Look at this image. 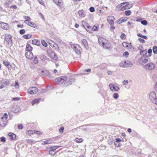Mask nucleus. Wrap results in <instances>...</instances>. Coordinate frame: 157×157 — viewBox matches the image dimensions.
Masks as SVG:
<instances>
[{
    "label": "nucleus",
    "instance_id": "nucleus-32",
    "mask_svg": "<svg viewBox=\"0 0 157 157\" xmlns=\"http://www.w3.org/2000/svg\"><path fill=\"white\" fill-rule=\"evenodd\" d=\"M36 132H38V131L36 130H29L27 132V134L30 136L33 134L34 133H36Z\"/></svg>",
    "mask_w": 157,
    "mask_h": 157
},
{
    "label": "nucleus",
    "instance_id": "nucleus-20",
    "mask_svg": "<svg viewBox=\"0 0 157 157\" xmlns=\"http://www.w3.org/2000/svg\"><path fill=\"white\" fill-rule=\"evenodd\" d=\"M20 110V107L17 106H15L12 109V111L14 113L18 112Z\"/></svg>",
    "mask_w": 157,
    "mask_h": 157
},
{
    "label": "nucleus",
    "instance_id": "nucleus-51",
    "mask_svg": "<svg viewBox=\"0 0 157 157\" xmlns=\"http://www.w3.org/2000/svg\"><path fill=\"white\" fill-rule=\"evenodd\" d=\"M64 130V128L63 127H61L59 129V132L61 133H63Z\"/></svg>",
    "mask_w": 157,
    "mask_h": 157
},
{
    "label": "nucleus",
    "instance_id": "nucleus-55",
    "mask_svg": "<svg viewBox=\"0 0 157 157\" xmlns=\"http://www.w3.org/2000/svg\"><path fill=\"white\" fill-rule=\"evenodd\" d=\"M148 53L149 54V55L150 56H151V54L152 53V50L151 49H149L148 51Z\"/></svg>",
    "mask_w": 157,
    "mask_h": 157
},
{
    "label": "nucleus",
    "instance_id": "nucleus-39",
    "mask_svg": "<svg viewBox=\"0 0 157 157\" xmlns=\"http://www.w3.org/2000/svg\"><path fill=\"white\" fill-rule=\"evenodd\" d=\"M98 26L94 25L92 27V30L94 31H97L98 30Z\"/></svg>",
    "mask_w": 157,
    "mask_h": 157
},
{
    "label": "nucleus",
    "instance_id": "nucleus-50",
    "mask_svg": "<svg viewBox=\"0 0 157 157\" xmlns=\"http://www.w3.org/2000/svg\"><path fill=\"white\" fill-rule=\"evenodd\" d=\"M138 40L139 41L142 43H145V40L142 38H139L138 39Z\"/></svg>",
    "mask_w": 157,
    "mask_h": 157
},
{
    "label": "nucleus",
    "instance_id": "nucleus-60",
    "mask_svg": "<svg viewBox=\"0 0 157 157\" xmlns=\"http://www.w3.org/2000/svg\"><path fill=\"white\" fill-rule=\"evenodd\" d=\"M13 99L14 101H18L20 99V98L19 97H15L13 98Z\"/></svg>",
    "mask_w": 157,
    "mask_h": 157
},
{
    "label": "nucleus",
    "instance_id": "nucleus-22",
    "mask_svg": "<svg viewBox=\"0 0 157 157\" xmlns=\"http://www.w3.org/2000/svg\"><path fill=\"white\" fill-rule=\"evenodd\" d=\"M32 43L34 45L39 46L40 44V41L37 40H34L32 41Z\"/></svg>",
    "mask_w": 157,
    "mask_h": 157
},
{
    "label": "nucleus",
    "instance_id": "nucleus-42",
    "mask_svg": "<svg viewBox=\"0 0 157 157\" xmlns=\"http://www.w3.org/2000/svg\"><path fill=\"white\" fill-rule=\"evenodd\" d=\"M119 97V94L117 93H115L113 95V97L115 99L118 98Z\"/></svg>",
    "mask_w": 157,
    "mask_h": 157
},
{
    "label": "nucleus",
    "instance_id": "nucleus-62",
    "mask_svg": "<svg viewBox=\"0 0 157 157\" xmlns=\"http://www.w3.org/2000/svg\"><path fill=\"white\" fill-rule=\"evenodd\" d=\"M107 73L108 75H111L112 74V72L111 71H108L107 72Z\"/></svg>",
    "mask_w": 157,
    "mask_h": 157
},
{
    "label": "nucleus",
    "instance_id": "nucleus-36",
    "mask_svg": "<svg viewBox=\"0 0 157 157\" xmlns=\"http://www.w3.org/2000/svg\"><path fill=\"white\" fill-rule=\"evenodd\" d=\"M11 86H15V87L17 88H18L19 87V85H18V83L17 82H16L15 83H13L12 84Z\"/></svg>",
    "mask_w": 157,
    "mask_h": 157
},
{
    "label": "nucleus",
    "instance_id": "nucleus-3",
    "mask_svg": "<svg viewBox=\"0 0 157 157\" xmlns=\"http://www.w3.org/2000/svg\"><path fill=\"white\" fill-rule=\"evenodd\" d=\"M132 7L131 4H129L128 2L122 3L117 6V7L121 8L120 10L123 11L126 9H128Z\"/></svg>",
    "mask_w": 157,
    "mask_h": 157
},
{
    "label": "nucleus",
    "instance_id": "nucleus-5",
    "mask_svg": "<svg viewBox=\"0 0 157 157\" xmlns=\"http://www.w3.org/2000/svg\"><path fill=\"white\" fill-rule=\"evenodd\" d=\"M155 64L152 62L148 63L144 66V69L148 71L153 70L155 68Z\"/></svg>",
    "mask_w": 157,
    "mask_h": 157
},
{
    "label": "nucleus",
    "instance_id": "nucleus-45",
    "mask_svg": "<svg viewBox=\"0 0 157 157\" xmlns=\"http://www.w3.org/2000/svg\"><path fill=\"white\" fill-rule=\"evenodd\" d=\"M38 58L36 57H35L33 59V62L36 64L38 63Z\"/></svg>",
    "mask_w": 157,
    "mask_h": 157
},
{
    "label": "nucleus",
    "instance_id": "nucleus-38",
    "mask_svg": "<svg viewBox=\"0 0 157 157\" xmlns=\"http://www.w3.org/2000/svg\"><path fill=\"white\" fill-rule=\"evenodd\" d=\"M61 147V146H55L53 147H51V149L50 150L54 151L57 148Z\"/></svg>",
    "mask_w": 157,
    "mask_h": 157
},
{
    "label": "nucleus",
    "instance_id": "nucleus-34",
    "mask_svg": "<svg viewBox=\"0 0 157 157\" xmlns=\"http://www.w3.org/2000/svg\"><path fill=\"white\" fill-rule=\"evenodd\" d=\"M147 53V50H144L143 51H140V54L142 56L145 55Z\"/></svg>",
    "mask_w": 157,
    "mask_h": 157
},
{
    "label": "nucleus",
    "instance_id": "nucleus-40",
    "mask_svg": "<svg viewBox=\"0 0 157 157\" xmlns=\"http://www.w3.org/2000/svg\"><path fill=\"white\" fill-rule=\"evenodd\" d=\"M124 13L126 16H129L131 14V11L130 10H126L124 12Z\"/></svg>",
    "mask_w": 157,
    "mask_h": 157
},
{
    "label": "nucleus",
    "instance_id": "nucleus-33",
    "mask_svg": "<svg viewBox=\"0 0 157 157\" xmlns=\"http://www.w3.org/2000/svg\"><path fill=\"white\" fill-rule=\"evenodd\" d=\"M40 99H34L32 102V105H33L35 104L39 103Z\"/></svg>",
    "mask_w": 157,
    "mask_h": 157
},
{
    "label": "nucleus",
    "instance_id": "nucleus-26",
    "mask_svg": "<svg viewBox=\"0 0 157 157\" xmlns=\"http://www.w3.org/2000/svg\"><path fill=\"white\" fill-rule=\"evenodd\" d=\"M82 42L85 47L87 48L88 47V44L86 40L85 39H83L82 40Z\"/></svg>",
    "mask_w": 157,
    "mask_h": 157
},
{
    "label": "nucleus",
    "instance_id": "nucleus-56",
    "mask_svg": "<svg viewBox=\"0 0 157 157\" xmlns=\"http://www.w3.org/2000/svg\"><path fill=\"white\" fill-rule=\"evenodd\" d=\"M90 10L91 12H93L94 10V8L93 7H91L90 8Z\"/></svg>",
    "mask_w": 157,
    "mask_h": 157
},
{
    "label": "nucleus",
    "instance_id": "nucleus-17",
    "mask_svg": "<svg viewBox=\"0 0 157 157\" xmlns=\"http://www.w3.org/2000/svg\"><path fill=\"white\" fill-rule=\"evenodd\" d=\"M5 39L8 44H11L12 43V36L10 35H6Z\"/></svg>",
    "mask_w": 157,
    "mask_h": 157
},
{
    "label": "nucleus",
    "instance_id": "nucleus-21",
    "mask_svg": "<svg viewBox=\"0 0 157 157\" xmlns=\"http://www.w3.org/2000/svg\"><path fill=\"white\" fill-rule=\"evenodd\" d=\"M53 1L57 5L59 6L63 5V2L62 0H53Z\"/></svg>",
    "mask_w": 157,
    "mask_h": 157
},
{
    "label": "nucleus",
    "instance_id": "nucleus-57",
    "mask_svg": "<svg viewBox=\"0 0 157 157\" xmlns=\"http://www.w3.org/2000/svg\"><path fill=\"white\" fill-rule=\"evenodd\" d=\"M154 89L155 91L157 92V81L155 82V84Z\"/></svg>",
    "mask_w": 157,
    "mask_h": 157
},
{
    "label": "nucleus",
    "instance_id": "nucleus-28",
    "mask_svg": "<svg viewBox=\"0 0 157 157\" xmlns=\"http://www.w3.org/2000/svg\"><path fill=\"white\" fill-rule=\"evenodd\" d=\"M124 63L127 65V67H131L132 65V63L131 62L129 61H125Z\"/></svg>",
    "mask_w": 157,
    "mask_h": 157
},
{
    "label": "nucleus",
    "instance_id": "nucleus-41",
    "mask_svg": "<svg viewBox=\"0 0 157 157\" xmlns=\"http://www.w3.org/2000/svg\"><path fill=\"white\" fill-rule=\"evenodd\" d=\"M153 51L155 54L157 53V47L154 46L153 48Z\"/></svg>",
    "mask_w": 157,
    "mask_h": 157
},
{
    "label": "nucleus",
    "instance_id": "nucleus-59",
    "mask_svg": "<svg viewBox=\"0 0 157 157\" xmlns=\"http://www.w3.org/2000/svg\"><path fill=\"white\" fill-rule=\"evenodd\" d=\"M1 141L3 142H5L6 141L5 138L4 137H1Z\"/></svg>",
    "mask_w": 157,
    "mask_h": 157
},
{
    "label": "nucleus",
    "instance_id": "nucleus-7",
    "mask_svg": "<svg viewBox=\"0 0 157 157\" xmlns=\"http://www.w3.org/2000/svg\"><path fill=\"white\" fill-rule=\"evenodd\" d=\"M123 47L129 51H132L134 50V48L131 45V44H129L126 42H123L122 44Z\"/></svg>",
    "mask_w": 157,
    "mask_h": 157
},
{
    "label": "nucleus",
    "instance_id": "nucleus-2",
    "mask_svg": "<svg viewBox=\"0 0 157 157\" xmlns=\"http://www.w3.org/2000/svg\"><path fill=\"white\" fill-rule=\"evenodd\" d=\"M157 94L155 91L151 92L149 94V98L153 104L157 105Z\"/></svg>",
    "mask_w": 157,
    "mask_h": 157
},
{
    "label": "nucleus",
    "instance_id": "nucleus-48",
    "mask_svg": "<svg viewBox=\"0 0 157 157\" xmlns=\"http://www.w3.org/2000/svg\"><path fill=\"white\" fill-rule=\"evenodd\" d=\"M49 153L50 154L52 155H54L56 153L55 151L51 150H50L49 151Z\"/></svg>",
    "mask_w": 157,
    "mask_h": 157
},
{
    "label": "nucleus",
    "instance_id": "nucleus-6",
    "mask_svg": "<svg viewBox=\"0 0 157 157\" xmlns=\"http://www.w3.org/2000/svg\"><path fill=\"white\" fill-rule=\"evenodd\" d=\"M8 117L7 114L5 113L4 114L3 117L0 119V124L2 126H5L6 123V119Z\"/></svg>",
    "mask_w": 157,
    "mask_h": 157
},
{
    "label": "nucleus",
    "instance_id": "nucleus-27",
    "mask_svg": "<svg viewBox=\"0 0 157 157\" xmlns=\"http://www.w3.org/2000/svg\"><path fill=\"white\" fill-rule=\"evenodd\" d=\"M25 20L24 22L26 24H27L31 20V18L28 16H25L24 17Z\"/></svg>",
    "mask_w": 157,
    "mask_h": 157
},
{
    "label": "nucleus",
    "instance_id": "nucleus-14",
    "mask_svg": "<svg viewBox=\"0 0 157 157\" xmlns=\"http://www.w3.org/2000/svg\"><path fill=\"white\" fill-rule=\"evenodd\" d=\"M114 17L112 16H109L107 18V21L111 25H113L114 24Z\"/></svg>",
    "mask_w": 157,
    "mask_h": 157
},
{
    "label": "nucleus",
    "instance_id": "nucleus-43",
    "mask_svg": "<svg viewBox=\"0 0 157 157\" xmlns=\"http://www.w3.org/2000/svg\"><path fill=\"white\" fill-rule=\"evenodd\" d=\"M128 55L129 53L128 52H125L123 53V56L126 58H127L128 57Z\"/></svg>",
    "mask_w": 157,
    "mask_h": 157
},
{
    "label": "nucleus",
    "instance_id": "nucleus-29",
    "mask_svg": "<svg viewBox=\"0 0 157 157\" xmlns=\"http://www.w3.org/2000/svg\"><path fill=\"white\" fill-rule=\"evenodd\" d=\"M9 136L10 137V139L12 140L16 138L15 135L12 133H9Z\"/></svg>",
    "mask_w": 157,
    "mask_h": 157
},
{
    "label": "nucleus",
    "instance_id": "nucleus-35",
    "mask_svg": "<svg viewBox=\"0 0 157 157\" xmlns=\"http://www.w3.org/2000/svg\"><path fill=\"white\" fill-rule=\"evenodd\" d=\"M26 24L30 26L33 27L35 28V24L33 22H30V21L29 22Z\"/></svg>",
    "mask_w": 157,
    "mask_h": 157
},
{
    "label": "nucleus",
    "instance_id": "nucleus-53",
    "mask_svg": "<svg viewBox=\"0 0 157 157\" xmlns=\"http://www.w3.org/2000/svg\"><path fill=\"white\" fill-rule=\"evenodd\" d=\"M17 127L19 129H22L23 128V126L21 124H18Z\"/></svg>",
    "mask_w": 157,
    "mask_h": 157
},
{
    "label": "nucleus",
    "instance_id": "nucleus-13",
    "mask_svg": "<svg viewBox=\"0 0 157 157\" xmlns=\"http://www.w3.org/2000/svg\"><path fill=\"white\" fill-rule=\"evenodd\" d=\"M71 47L72 48L74 49L75 51L77 54L79 55L81 51L80 48H81L79 45H74L73 47Z\"/></svg>",
    "mask_w": 157,
    "mask_h": 157
},
{
    "label": "nucleus",
    "instance_id": "nucleus-49",
    "mask_svg": "<svg viewBox=\"0 0 157 157\" xmlns=\"http://www.w3.org/2000/svg\"><path fill=\"white\" fill-rule=\"evenodd\" d=\"M141 23L144 25H146L147 24V22L146 21V20H143L142 21H141Z\"/></svg>",
    "mask_w": 157,
    "mask_h": 157
},
{
    "label": "nucleus",
    "instance_id": "nucleus-31",
    "mask_svg": "<svg viewBox=\"0 0 157 157\" xmlns=\"http://www.w3.org/2000/svg\"><path fill=\"white\" fill-rule=\"evenodd\" d=\"M83 140L82 138H76L75 140V142L78 143H80L82 142Z\"/></svg>",
    "mask_w": 157,
    "mask_h": 157
},
{
    "label": "nucleus",
    "instance_id": "nucleus-11",
    "mask_svg": "<svg viewBox=\"0 0 157 157\" xmlns=\"http://www.w3.org/2000/svg\"><path fill=\"white\" fill-rule=\"evenodd\" d=\"M82 26L85 28L88 32L90 33H92V30H90L88 29L90 28L89 24L83 21H82Z\"/></svg>",
    "mask_w": 157,
    "mask_h": 157
},
{
    "label": "nucleus",
    "instance_id": "nucleus-37",
    "mask_svg": "<svg viewBox=\"0 0 157 157\" xmlns=\"http://www.w3.org/2000/svg\"><path fill=\"white\" fill-rule=\"evenodd\" d=\"M23 37L26 39H29L31 37V35L30 34H26L23 36Z\"/></svg>",
    "mask_w": 157,
    "mask_h": 157
},
{
    "label": "nucleus",
    "instance_id": "nucleus-46",
    "mask_svg": "<svg viewBox=\"0 0 157 157\" xmlns=\"http://www.w3.org/2000/svg\"><path fill=\"white\" fill-rule=\"evenodd\" d=\"M126 35L124 33H121L120 37L122 39H123L124 38H125Z\"/></svg>",
    "mask_w": 157,
    "mask_h": 157
},
{
    "label": "nucleus",
    "instance_id": "nucleus-15",
    "mask_svg": "<svg viewBox=\"0 0 157 157\" xmlns=\"http://www.w3.org/2000/svg\"><path fill=\"white\" fill-rule=\"evenodd\" d=\"M3 64L7 67L9 70H10L12 68V66L10 63L7 61V60H4L3 61Z\"/></svg>",
    "mask_w": 157,
    "mask_h": 157
},
{
    "label": "nucleus",
    "instance_id": "nucleus-58",
    "mask_svg": "<svg viewBox=\"0 0 157 157\" xmlns=\"http://www.w3.org/2000/svg\"><path fill=\"white\" fill-rule=\"evenodd\" d=\"M25 31L24 29H22L20 30V33L21 34H23L25 33Z\"/></svg>",
    "mask_w": 157,
    "mask_h": 157
},
{
    "label": "nucleus",
    "instance_id": "nucleus-18",
    "mask_svg": "<svg viewBox=\"0 0 157 157\" xmlns=\"http://www.w3.org/2000/svg\"><path fill=\"white\" fill-rule=\"evenodd\" d=\"M25 56L29 59H32L33 57V54L31 52H28L25 53Z\"/></svg>",
    "mask_w": 157,
    "mask_h": 157
},
{
    "label": "nucleus",
    "instance_id": "nucleus-25",
    "mask_svg": "<svg viewBox=\"0 0 157 157\" xmlns=\"http://www.w3.org/2000/svg\"><path fill=\"white\" fill-rule=\"evenodd\" d=\"M33 48L29 44H27L26 48V50L28 52H30L32 50Z\"/></svg>",
    "mask_w": 157,
    "mask_h": 157
},
{
    "label": "nucleus",
    "instance_id": "nucleus-23",
    "mask_svg": "<svg viewBox=\"0 0 157 157\" xmlns=\"http://www.w3.org/2000/svg\"><path fill=\"white\" fill-rule=\"evenodd\" d=\"M53 143V141L51 140H48L43 142L41 144L42 145H45L46 144H50Z\"/></svg>",
    "mask_w": 157,
    "mask_h": 157
},
{
    "label": "nucleus",
    "instance_id": "nucleus-47",
    "mask_svg": "<svg viewBox=\"0 0 157 157\" xmlns=\"http://www.w3.org/2000/svg\"><path fill=\"white\" fill-rule=\"evenodd\" d=\"M128 81L127 80H124L122 82V83L123 85H127L128 84Z\"/></svg>",
    "mask_w": 157,
    "mask_h": 157
},
{
    "label": "nucleus",
    "instance_id": "nucleus-9",
    "mask_svg": "<svg viewBox=\"0 0 157 157\" xmlns=\"http://www.w3.org/2000/svg\"><path fill=\"white\" fill-rule=\"evenodd\" d=\"M28 92L30 94H36L38 92V90L36 88L33 87H31L28 89Z\"/></svg>",
    "mask_w": 157,
    "mask_h": 157
},
{
    "label": "nucleus",
    "instance_id": "nucleus-64",
    "mask_svg": "<svg viewBox=\"0 0 157 157\" xmlns=\"http://www.w3.org/2000/svg\"><path fill=\"white\" fill-rule=\"evenodd\" d=\"M73 81H74L73 79H71L67 82V83H68L69 84H70V82H73Z\"/></svg>",
    "mask_w": 157,
    "mask_h": 157
},
{
    "label": "nucleus",
    "instance_id": "nucleus-1",
    "mask_svg": "<svg viewBox=\"0 0 157 157\" xmlns=\"http://www.w3.org/2000/svg\"><path fill=\"white\" fill-rule=\"evenodd\" d=\"M100 44L105 48L109 49L111 48V45L105 39L99 37L98 39Z\"/></svg>",
    "mask_w": 157,
    "mask_h": 157
},
{
    "label": "nucleus",
    "instance_id": "nucleus-63",
    "mask_svg": "<svg viewBox=\"0 0 157 157\" xmlns=\"http://www.w3.org/2000/svg\"><path fill=\"white\" fill-rule=\"evenodd\" d=\"M115 28L114 26H113V25H112V26H111L110 28V30L113 31L114 29H115Z\"/></svg>",
    "mask_w": 157,
    "mask_h": 157
},
{
    "label": "nucleus",
    "instance_id": "nucleus-16",
    "mask_svg": "<svg viewBox=\"0 0 157 157\" xmlns=\"http://www.w3.org/2000/svg\"><path fill=\"white\" fill-rule=\"evenodd\" d=\"M0 26L3 29L7 30L9 29V26L6 23L1 22L0 23Z\"/></svg>",
    "mask_w": 157,
    "mask_h": 157
},
{
    "label": "nucleus",
    "instance_id": "nucleus-52",
    "mask_svg": "<svg viewBox=\"0 0 157 157\" xmlns=\"http://www.w3.org/2000/svg\"><path fill=\"white\" fill-rule=\"evenodd\" d=\"M12 1V0H7L6 2V4L7 5H8L10 4Z\"/></svg>",
    "mask_w": 157,
    "mask_h": 157
},
{
    "label": "nucleus",
    "instance_id": "nucleus-24",
    "mask_svg": "<svg viewBox=\"0 0 157 157\" xmlns=\"http://www.w3.org/2000/svg\"><path fill=\"white\" fill-rule=\"evenodd\" d=\"M78 14L82 17H83L85 16V14L83 10H79L78 12Z\"/></svg>",
    "mask_w": 157,
    "mask_h": 157
},
{
    "label": "nucleus",
    "instance_id": "nucleus-61",
    "mask_svg": "<svg viewBox=\"0 0 157 157\" xmlns=\"http://www.w3.org/2000/svg\"><path fill=\"white\" fill-rule=\"evenodd\" d=\"M27 142L29 143H32L33 142V140L31 139H28V140Z\"/></svg>",
    "mask_w": 157,
    "mask_h": 157
},
{
    "label": "nucleus",
    "instance_id": "nucleus-12",
    "mask_svg": "<svg viewBox=\"0 0 157 157\" xmlns=\"http://www.w3.org/2000/svg\"><path fill=\"white\" fill-rule=\"evenodd\" d=\"M148 61V59L144 57H141L138 60L139 63L142 65L144 64Z\"/></svg>",
    "mask_w": 157,
    "mask_h": 157
},
{
    "label": "nucleus",
    "instance_id": "nucleus-4",
    "mask_svg": "<svg viewBox=\"0 0 157 157\" xmlns=\"http://www.w3.org/2000/svg\"><path fill=\"white\" fill-rule=\"evenodd\" d=\"M67 80L66 77L65 76L59 77L55 79V82L56 84H59L62 83Z\"/></svg>",
    "mask_w": 157,
    "mask_h": 157
},
{
    "label": "nucleus",
    "instance_id": "nucleus-44",
    "mask_svg": "<svg viewBox=\"0 0 157 157\" xmlns=\"http://www.w3.org/2000/svg\"><path fill=\"white\" fill-rule=\"evenodd\" d=\"M41 43L42 45L44 47H46L47 46V44L44 40H42L41 41Z\"/></svg>",
    "mask_w": 157,
    "mask_h": 157
},
{
    "label": "nucleus",
    "instance_id": "nucleus-8",
    "mask_svg": "<svg viewBox=\"0 0 157 157\" xmlns=\"http://www.w3.org/2000/svg\"><path fill=\"white\" fill-rule=\"evenodd\" d=\"M109 86L110 90L112 92H116L118 91L119 87L113 83L109 84Z\"/></svg>",
    "mask_w": 157,
    "mask_h": 157
},
{
    "label": "nucleus",
    "instance_id": "nucleus-54",
    "mask_svg": "<svg viewBox=\"0 0 157 157\" xmlns=\"http://www.w3.org/2000/svg\"><path fill=\"white\" fill-rule=\"evenodd\" d=\"M39 2L43 6H45V3L42 0H39Z\"/></svg>",
    "mask_w": 157,
    "mask_h": 157
},
{
    "label": "nucleus",
    "instance_id": "nucleus-19",
    "mask_svg": "<svg viewBox=\"0 0 157 157\" xmlns=\"http://www.w3.org/2000/svg\"><path fill=\"white\" fill-rule=\"evenodd\" d=\"M127 20V18L126 17L121 18L119 19L117 21V24H120L123 22L126 21Z\"/></svg>",
    "mask_w": 157,
    "mask_h": 157
},
{
    "label": "nucleus",
    "instance_id": "nucleus-30",
    "mask_svg": "<svg viewBox=\"0 0 157 157\" xmlns=\"http://www.w3.org/2000/svg\"><path fill=\"white\" fill-rule=\"evenodd\" d=\"M2 83L3 85H7L9 84L10 81L9 80L6 79L3 80Z\"/></svg>",
    "mask_w": 157,
    "mask_h": 157
},
{
    "label": "nucleus",
    "instance_id": "nucleus-10",
    "mask_svg": "<svg viewBox=\"0 0 157 157\" xmlns=\"http://www.w3.org/2000/svg\"><path fill=\"white\" fill-rule=\"evenodd\" d=\"M47 53L48 56L52 59H56L57 57L55 53L51 49H49L47 50Z\"/></svg>",
    "mask_w": 157,
    "mask_h": 157
}]
</instances>
